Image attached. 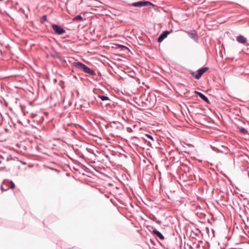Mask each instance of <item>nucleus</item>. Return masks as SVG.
Segmentation results:
<instances>
[{
  "label": "nucleus",
  "mask_w": 249,
  "mask_h": 249,
  "mask_svg": "<svg viewBox=\"0 0 249 249\" xmlns=\"http://www.w3.org/2000/svg\"><path fill=\"white\" fill-rule=\"evenodd\" d=\"M73 66L76 68L79 69L83 72L88 73L91 75L94 76L96 75V72L94 70L91 69L88 67L87 65H85L82 62H76L73 63Z\"/></svg>",
  "instance_id": "nucleus-1"
},
{
  "label": "nucleus",
  "mask_w": 249,
  "mask_h": 249,
  "mask_svg": "<svg viewBox=\"0 0 249 249\" xmlns=\"http://www.w3.org/2000/svg\"><path fill=\"white\" fill-rule=\"evenodd\" d=\"M153 4L150 1L147 0H141L130 4V5L133 7H142L145 6H148L149 5H153Z\"/></svg>",
  "instance_id": "nucleus-2"
},
{
  "label": "nucleus",
  "mask_w": 249,
  "mask_h": 249,
  "mask_svg": "<svg viewBox=\"0 0 249 249\" xmlns=\"http://www.w3.org/2000/svg\"><path fill=\"white\" fill-rule=\"evenodd\" d=\"M51 26L54 31V34L61 35L66 32L65 29L62 28L60 25L56 24H52Z\"/></svg>",
  "instance_id": "nucleus-3"
},
{
  "label": "nucleus",
  "mask_w": 249,
  "mask_h": 249,
  "mask_svg": "<svg viewBox=\"0 0 249 249\" xmlns=\"http://www.w3.org/2000/svg\"><path fill=\"white\" fill-rule=\"evenodd\" d=\"M112 130L121 131L124 129V126L123 124L119 122H113L109 124Z\"/></svg>",
  "instance_id": "nucleus-4"
},
{
  "label": "nucleus",
  "mask_w": 249,
  "mask_h": 249,
  "mask_svg": "<svg viewBox=\"0 0 249 249\" xmlns=\"http://www.w3.org/2000/svg\"><path fill=\"white\" fill-rule=\"evenodd\" d=\"M189 37L193 39L196 42H198V38L196 31L195 30L185 31Z\"/></svg>",
  "instance_id": "nucleus-5"
},
{
  "label": "nucleus",
  "mask_w": 249,
  "mask_h": 249,
  "mask_svg": "<svg viewBox=\"0 0 249 249\" xmlns=\"http://www.w3.org/2000/svg\"><path fill=\"white\" fill-rule=\"evenodd\" d=\"M209 68L208 67H202L197 70V73L194 75V77L196 79H199L201 77L202 74L208 71Z\"/></svg>",
  "instance_id": "nucleus-6"
},
{
  "label": "nucleus",
  "mask_w": 249,
  "mask_h": 249,
  "mask_svg": "<svg viewBox=\"0 0 249 249\" xmlns=\"http://www.w3.org/2000/svg\"><path fill=\"white\" fill-rule=\"evenodd\" d=\"M143 139L146 142H147L150 145L154 144V142H156V140H155L151 135L148 134H144V137H143Z\"/></svg>",
  "instance_id": "nucleus-7"
},
{
  "label": "nucleus",
  "mask_w": 249,
  "mask_h": 249,
  "mask_svg": "<svg viewBox=\"0 0 249 249\" xmlns=\"http://www.w3.org/2000/svg\"><path fill=\"white\" fill-rule=\"evenodd\" d=\"M170 34V32L166 30L162 32V33L159 36L157 39L158 42H161Z\"/></svg>",
  "instance_id": "nucleus-8"
},
{
  "label": "nucleus",
  "mask_w": 249,
  "mask_h": 249,
  "mask_svg": "<svg viewBox=\"0 0 249 249\" xmlns=\"http://www.w3.org/2000/svg\"><path fill=\"white\" fill-rule=\"evenodd\" d=\"M195 92L204 101H205L206 103H207V104H210V102L208 99V98L204 95L202 93L200 92H199V91H195Z\"/></svg>",
  "instance_id": "nucleus-9"
},
{
  "label": "nucleus",
  "mask_w": 249,
  "mask_h": 249,
  "mask_svg": "<svg viewBox=\"0 0 249 249\" xmlns=\"http://www.w3.org/2000/svg\"><path fill=\"white\" fill-rule=\"evenodd\" d=\"M152 233L161 240H163L164 239V237L162 234L156 229H154L153 230Z\"/></svg>",
  "instance_id": "nucleus-10"
},
{
  "label": "nucleus",
  "mask_w": 249,
  "mask_h": 249,
  "mask_svg": "<svg viewBox=\"0 0 249 249\" xmlns=\"http://www.w3.org/2000/svg\"><path fill=\"white\" fill-rule=\"evenodd\" d=\"M236 40L240 43L245 44L247 42V39L242 35H239L236 37Z\"/></svg>",
  "instance_id": "nucleus-11"
},
{
  "label": "nucleus",
  "mask_w": 249,
  "mask_h": 249,
  "mask_svg": "<svg viewBox=\"0 0 249 249\" xmlns=\"http://www.w3.org/2000/svg\"><path fill=\"white\" fill-rule=\"evenodd\" d=\"M98 98H99L101 100H102L103 101H109V97L107 96L103 95H98Z\"/></svg>",
  "instance_id": "nucleus-12"
},
{
  "label": "nucleus",
  "mask_w": 249,
  "mask_h": 249,
  "mask_svg": "<svg viewBox=\"0 0 249 249\" xmlns=\"http://www.w3.org/2000/svg\"><path fill=\"white\" fill-rule=\"evenodd\" d=\"M72 20L73 21H82L83 20V18L81 15H78L76 16L74 18H73Z\"/></svg>",
  "instance_id": "nucleus-13"
},
{
  "label": "nucleus",
  "mask_w": 249,
  "mask_h": 249,
  "mask_svg": "<svg viewBox=\"0 0 249 249\" xmlns=\"http://www.w3.org/2000/svg\"><path fill=\"white\" fill-rule=\"evenodd\" d=\"M240 132L243 134H246L248 133V131L244 127H240L239 128Z\"/></svg>",
  "instance_id": "nucleus-14"
},
{
  "label": "nucleus",
  "mask_w": 249,
  "mask_h": 249,
  "mask_svg": "<svg viewBox=\"0 0 249 249\" xmlns=\"http://www.w3.org/2000/svg\"><path fill=\"white\" fill-rule=\"evenodd\" d=\"M4 185H4V183H3L0 186V189L2 192L6 191L9 189V188L6 185H5L6 187H4Z\"/></svg>",
  "instance_id": "nucleus-15"
},
{
  "label": "nucleus",
  "mask_w": 249,
  "mask_h": 249,
  "mask_svg": "<svg viewBox=\"0 0 249 249\" xmlns=\"http://www.w3.org/2000/svg\"><path fill=\"white\" fill-rule=\"evenodd\" d=\"M47 20V18L46 15H43L40 19V21L42 23H44V21H46Z\"/></svg>",
  "instance_id": "nucleus-16"
},
{
  "label": "nucleus",
  "mask_w": 249,
  "mask_h": 249,
  "mask_svg": "<svg viewBox=\"0 0 249 249\" xmlns=\"http://www.w3.org/2000/svg\"><path fill=\"white\" fill-rule=\"evenodd\" d=\"M10 185H11L10 188L11 189H14L15 188V186L14 183L12 181H10Z\"/></svg>",
  "instance_id": "nucleus-17"
},
{
  "label": "nucleus",
  "mask_w": 249,
  "mask_h": 249,
  "mask_svg": "<svg viewBox=\"0 0 249 249\" xmlns=\"http://www.w3.org/2000/svg\"><path fill=\"white\" fill-rule=\"evenodd\" d=\"M132 140H134H134H138V141H139V138H138L137 137H133L132 138Z\"/></svg>",
  "instance_id": "nucleus-18"
},
{
  "label": "nucleus",
  "mask_w": 249,
  "mask_h": 249,
  "mask_svg": "<svg viewBox=\"0 0 249 249\" xmlns=\"http://www.w3.org/2000/svg\"><path fill=\"white\" fill-rule=\"evenodd\" d=\"M127 131L129 132V131H132V129L130 127H127Z\"/></svg>",
  "instance_id": "nucleus-19"
},
{
  "label": "nucleus",
  "mask_w": 249,
  "mask_h": 249,
  "mask_svg": "<svg viewBox=\"0 0 249 249\" xmlns=\"http://www.w3.org/2000/svg\"><path fill=\"white\" fill-rule=\"evenodd\" d=\"M5 168V167H0V171L3 170Z\"/></svg>",
  "instance_id": "nucleus-20"
},
{
  "label": "nucleus",
  "mask_w": 249,
  "mask_h": 249,
  "mask_svg": "<svg viewBox=\"0 0 249 249\" xmlns=\"http://www.w3.org/2000/svg\"><path fill=\"white\" fill-rule=\"evenodd\" d=\"M240 196L242 197H244V195L243 194H240Z\"/></svg>",
  "instance_id": "nucleus-21"
},
{
  "label": "nucleus",
  "mask_w": 249,
  "mask_h": 249,
  "mask_svg": "<svg viewBox=\"0 0 249 249\" xmlns=\"http://www.w3.org/2000/svg\"><path fill=\"white\" fill-rule=\"evenodd\" d=\"M191 73H192V75H194L195 72H192Z\"/></svg>",
  "instance_id": "nucleus-22"
},
{
  "label": "nucleus",
  "mask_w": 249,
  "mask_h": 249,
  "mask_svg": "<svg viewBox=\"0 0 249 249\" xmlns=\"http://www.w3.org/2000/svg\"><path fill=\"white\" fill-rule=\"evenodd\" d=\"M1 162V160H0V163Z\"/></svg>",
  "instance_id": "nucleus-23"
},
{
  "label": "nucleus",
  "mask_w": 249,
  "mask_h": 249,
  "mask_svg": "<svg viewBox=\"0 0 249 249\" xmlns=\"http://www.w3.org/2000/svg\"><path fill=\"white\" fill-rule=\"evenodd\" d=\"M2 0H0V1H2Z\"/></svg>",
  "instance_id": "nucleus-24"
}]
</instances>
